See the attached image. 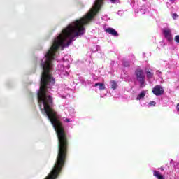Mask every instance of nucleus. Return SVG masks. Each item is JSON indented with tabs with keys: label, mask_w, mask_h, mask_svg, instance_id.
I'll return each mask as SVG.
<instances>
[{
	"label": "nucleus",
	"mask_w": 179,
	"mask_h": 179,
	"mask_svg": "<svg viewBox=\"0 0 179 179\" xmlns=\"http://www.w3.org/2000/svg\"><path fill=\"white\" fill-rule=\"evenodd\" d=\"M135 73L137 80L140 82L141 87H145V76L143 71L141 69H137Z\"/></svg>",
	"instance_id": "nucleus-1"
},
{
	"label": "nucleus",
	"mask_w": 179,
	"mask_h": 179,
	"mask_svg": "<svg viewBox=\"0 0 179 179\" xmlns=\"http://www.w3.org/2000/svg\"><path fill=\"white\" fill-rule=\"evenodd\" d=\"M152 92L155 96H162L164 93V90L163 89V87L160 85H156L152 90Z\"/></svg>",
	"instance_id": "nucleus-2"
},
{
	"label": "nucleus",
	"mask_w": 179,
	"mask_h": 179,
	"mask_svg": "<svg viewBox=\"0 0 179 179\" xmlns=\"http://www.w3.org/2000/svg\"><path fill=\"white\" fill-rule=\"evenodd\" d=\"M163 33L164 37H166L169 41H171V40H173V37L171 36V30L166 29H164Z\"/></svg>",
	"instance_id": "nucleus-3"
},
{
	"label": "nucleus",
	"mask_w": 179,
	"mask_h": 179,
	"mask_svg": "<svg viewBox=\"0 0 179 179\" xmlns=\"http://www.w3.org/2000/svg\"><path fill=\"white\" fill-rule=\"evenodd\" d=\"M106 33H108L109 34H111L112 36H115V37H118V33L115 29L113 28H108L106 29Z\"/></svg>",
	"instance_id": "nucleus-4"
},
{
	"label": "nucleus",
	"mask_w": 179,
	"mask_h": 179,
	"mask_svg": "<svg viewBox=\"0 0 179 179\" xmlns=\"http://www.w3.org/2000/svg\"><path fill=\"white\" fill-rule=\"evenodd\" d=\"M153 174H154L155 177H156L157 179H164V176H163L160 173V172H159L157 171H154Z\"/></svg>",
	"instance_id": "nucleus-5"
},
{
	"label": "nucleus",
	"mask_w": 179,
	"mask_h": 179,
	"mask_svg": "<svg viewBox=\"0 0 179 179\" xmlns=\"http://www.w3.org/2000/svg\"><path fill=\"white\" fill-rule=\"evenodd\" d=\"M97 86H99V90H104L106 89L104 83H97L94 85V87H97Z\"/></svg>",
	"instance_id": "nucleus-6"
},
{
	"label": "nucleus",
	"mask_w": 179,
	"mask_h": 179,
	"mask_svg": "<svg viewBox=\"0 0 179 179\" xmlns=\"http://www.w3.org/2000/svg\"><path fill=\"white\" fill-rule=\"evenodd\" d=\"M146 95V92L145 91H142L140 94L137 96V100H141V99H143L145 96Z\"/></svg>",
	"instance_id": "nucleus-7"
},
{
	"label": "nucleus",
	"mask_w": 179,
	"mask_h": 179,
	"mask_svg": "<svg viewBox=\"0 0 179 179\" xmlns=\"http://www.w3.org/2000/svg\"><path fill=\"white\" fill-rule=\"evenodd\" d=\"M111 83V87L113 90L117 89V83H115V81H110Z\"/></svg>",
	"instance_id": "nucleus-8"
},
{
	"label": "nucleus",
	"mask_w": 179,
	"mask_h": 179,
	"mask_svg": "<svg viewBox=\"0 0 179 179\" xmlns=\"http://www.w3.org/2000/svg\"><path fill=\"white\" fill-rule=\"evenodd\" d=\"M147 77L148 78H153V73L150 71H147Z\"/></svg>",
	"instance_id": "nucleus-9"
},
{
	"label": "nucleus",
	"mask_w": 179,
	"mask_h": 179,
	"mask_svg": "<svg viewBox=\"0 0 179 179\" xmlns=\"http://www.w3.org/2000/svg\"><path fill=\"white\" fill-rule=\"evenodd\" d=\"M124 66H129V62L125 61L123 62Z\"/></svg>",
	"instance_id": "nucleus-10"
},
{
	"label": "nucleus",
	"mask_w": 179,
	"mask_h": 179,
	"mask_svg": "<svg viewBox=\"0 0 179 179\" xmlns=\"http://www.w3.org/2000/svg\"><path fill=\"white\" fill-rule=\"evenodd\" d=\"M175 41L176 43H179V35L175 36Z\"/></svg>",
	"instance_id": "nucleus-11"
},
{
	"label": "nucleus",
	"mask_w": 179,
	"mask_h": 179,
	"mask_svg": "<svg viewBox=\"0 0 179 179\" xmlns=\"http://www.w3.org/2000/svg\"><path fill=\"white\" fill-rule=\"evenodd\" d=\"M60 75H62V76H65V75H68V72H66V71H62Z\"/></svg>",
	"instance_id": "nucleus-12"
},
{
	"label": "nucleus",
	"mask_w": 179,
	"mask_h": 179,
	"mask_svg": "<svg viewBox=\"0 0 179 179\" xmlns=\"http://www.w3.org/2000/svg\"><path fill=\"white\" fill-rule=\"evenodd\" d=\"M177 17H178V15L177 14L173 15V19H177Z\"/></svg>",
	"instance_id": "nucleus-13"
},
{
	"label": "nucleus",
	"mask_w": 179,
	"mask_h": 179,
	"mask_svg": "<svg viewBox=\"0 0 179 179\" xmlns=\"http://www.w3.org/2000/svg\"><path fill=\"white\" fill-rule=\"evenodd\" d=\"M150 104L151 106H155V105L156 104V102L152 101V102L150 103Z\"/></svg>",
	"instance_id": "nucleus-14"
},
{
	"label": "nucleus",
	"mask_w": 179,
	"mask_h": 179,
	"mask_svg": "<svg viewBox=\"0 0 179 179\" xmlns=\"http://www.w3.org/2000/svg\"><path fill=\"white\" fill-rule=\"evenodd\" d=\"M65 122H70V120H69V119H65Z\"/></svg>",
	"instance_id": "nucleus-15"
},
{
	"label": "nucleus",
	"mask_w": 179,
	"mask_h": 179,
	"mask_svg": "<svg viewBox=\"0 0 179 179\" xmlns=\"http://www.w3.org/2000/svg\"><path fill=\"white\" fill-rule=\"evenodd\" d=\"M177 110L179 111V103L177 105Z\"/></svg>",
	"instance_id": "nucleus-16"
},
{
	"label": "nucleus",
	"mask_w": 179,
	"mask_h": 179,
	"mask_svg": "<svg viewBox=\"0 0 179 179\" xmlns=\"http://www.w3.org/2000/svg\"><path fill=\"white\" fill-rule=\"evenodd\" d=\"M157 73H162V72L157 71Z\"/></svg>",
	"instance_id": "nucleus-17"
},
{
	"label": "nucleus",
	"mask_w": 179,
	"mask_h": 179,
	"mask_svg": "<svg viewBox=\"0 0 179 179\" xmlns=\"http://www.w3.org/2000/svg\"><path fill=\"white\" fill-rule=\"evenodd\" d=\"M171 1H174V0H171Z\"/></svg>",
	"instance_id": "nucleus-18"
}]
</instances>
